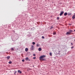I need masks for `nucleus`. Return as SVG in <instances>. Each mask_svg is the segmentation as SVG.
Instances as JSON below:
<instances>
[{"label":"nucleus","instance_id":"f257e3e1","mask_svg":"<svg viewBox=\"0 0 75 75\" xmlns=\"http://www.w3.org/2000/svg\"><path fill=\"white\" fill-rule=\"evenodd\" d=\"M45 56L44 55L40 56V60L41 59H43V60H44V59H43L42 58H45Z\"/></svg>","mask_w":75,"mask_h":75},{"label":"nucleus","instance_id":"f03ea898","mask_svg":"<svg viewBox=\"0 0 75 75\" xmlns=\"http://www.w3.org/2000/svg\"><path fill=\"white\" fill-rule=\"evenodd\" d=\"M25 59L26 61H31L30 59H28V58L26 57L25 58Z\"/></svg>","mask_w":75,"mask_h":75},{"label":"nucleus","instance_id":"7ed1b4c3","mask_svg":"<svg viewBox=\"0 0 75 75\" xmlns=\"http://www.w3.org/2000/svg\"><path fill=\"white\" fill-rule=\"evenodd\" d=\"M64 11H61L60 13V16H61L64 14Z\"/></svg>","mask_w":75,"mask_h":75},{"label":"nucleus","instance_id":"20e7f679","mask_svg":"<svg viewBox=\"0 0 75 75\" xmlns=\"http://www.w3.org/2000/svg\"><path fill=\"white\" fill-rule=\"evenodd\" d=\"M63 53H62H62H59V57H62V56H63Z\"/></svg>","mask_w":75,"mask_h":75},{"label":"nucleus","instance_id":"39448f33","mask_svg":"<svg viewBox=\"0 0 75 75\" xmlns=\"http://www.w3.org/2000/svg\"><path fill=\"white\" fill-rule=\"evenodd\" d=\"M30 49L31 50H34V46H32Z\"/></svg>","mask_w":75,"mask_h":75},{"label":"nucleus","instance_id":"423d86ee","mask_svg":"<svg viewBox=\"0 0 75 75\" xmlns=\"http://www.w3.org/2000/svg\"><path fill=\"white\" fill-rule=\"evenodd\" d=\"M6 58H7V59H9L10 58V56H8L6 57Z\"/></svg>","mask_w":75,"mask_h":75},{"label":"nucleus","instance_id":"0eeeda50","mask_svg":"<svg viewBox=\"0 0 75 75\" xmlns=\"http://www.w3.org/2000/svg\"><path fill=\"white\" fill-rule=\"evenodd\" d=\"M18 72L19 73V74H21V73H22L21 71H20V70H18Z\"/></svg>","mask_w":75,"mask_h":75},{"label":"nucleus","instance_id":"6e6552de","mask_svg":"<svg viewBox=\"0 0 75 75\" xmlns=\"http://www.w3.org/2000/svg\"><path fill=\"white\" fill-rule=\"evenodd\" d=\"M28 51V49L27 48H26L25 49V51H26V52H27Z\"/></svg>","mask_w":75,"mask_h":75},{"label":"nucleus","instance_id":"1a4fd4ad","mask_svg":"<svg viewBox=\"0 0 75 75\" xmlns=\"http://www.w3.org/2000/svg\"><path fill=\"white\" fill-rule=\"evenodd\" d=\"M71 34V32H68L67 33V34Z\"/></svg>","mask_w":75,"mask_h":75},{"label":"nucleus","instance_id":"9d476101","mask_svg":"<svg viewBox=\"0 0 75 75\" xmlns=\"http://www.w3.org/2000/svg\"><path fill=\"white\" fill-rule=\"evenodd\" d=\"M41 50L42 49H41V48H39L38 49V50L39 51H41Z\"/></svg>","mask_w":75,"mask_h":75},{"label":"nucleus","instance_id":"9b49d317","mask_svg":"<svg viewBox=\"0 0 75 75\" xmlns=\"http://www.w3.org/2000/svg\"><path fill=\"white\" fill-rule=\"evenodd\" d=\"M75 15H74L73 17H72V18L73 19H75Z\"/></svg>","mask_w":75,"mask_h":75},{"label":"nucleus","instance_id":"f8f14e48","mask_svg":"<svg viewBox=\"0 0 75 75\" xmlns=\"http://www.w3.org/2000/svg\"><path fill=\"white\" fill-rule=\"evenodd\" d=\"M67 13L66 12L64 13V16H67Z\"/></svg>","mask_w":75,"mask_h":75},{"label":"nucleus","instance_id":"ddd939ff","mask_svg":"<svg viewBox=\"0 0 75 75\" xmlns=\"http://www.w3.org/2000/svg\"><path fill=\"white\" fill-rule=\"evenodd\" d=\"M69 31H69V32H70V33H72V30H70Z\"/></svg>","mask_w":75,"mask_h":75},{"label":"nucleus","instance_id":"4468645a","mask_svg":"<svg viewBox=\"0 0 75 75\" xmlns=\"http://www.w3.org/2000/svg\"><path fill=\"white\" fill-rule=\"evenodd\" d=\"M32 44L33 45H35V42H33Z\"/></svg>","mask_w":75,"mask_h":75},{"label":"nucleus","instance_id":"2eb2a0df","mask_svg":"<svg viewBox=\"0 0 75 75\" xmlns=\"http://www.w3.org/2000/svg\"><path fill=\"white\" fill-rule=\"evenodd\" d=\"M50 56H52V53H50Z\"/></svg>","mask_w":75,"mask_h":75},{"label":"nucleus","instance_id":"dca6fc26","mask_svg":"<svg viewBox=\"0 0 75 75\" xmlns=\"http://www.w3.org/2000/svg\"><path fill=\"white\" fill-rule=\"evenodd\" d=\"M11 50L12 51H13V50H14V48H11Z\"/></svg>","mask_w":75,"mask_h":75},{"label":"nucleus","instance_id":"f3484780","mask_svg":"<svg viewBox=\"0 0 75 75\" xmlns=\"http://www.w3.org/2000/svg\"><path fill=\"white\" fill-rule=\"evenodd\" d=\"M36 45H37V47H39V46H40V45L37 44Z\"/></svg>","mask_w":75,"mask_h":75},{"label":"nucleus","instance_id":"a211bd4d","mask_svg":"<svg viewBox=\"0 0 75 75\" xmlns=\"http://www.w3.org/2000/svg\"><path fill=\"white\" fill-rule=\"evenodd\" d=\"M36 58V57H33V59H35Z\"/></svg>","mask_w":75,"mask_h":75},{"label":"nucleus","instance_id":"6ab92c4d","mask_svg":"<svg viewBox=\"0 0 75 75\" xmlns=\"http://www.w3.org/2000/svg\"><path fill=\"white\" fill-rule=\"evenodd\" d=\"M55 34H56V33L55 32H54L53 33V35H55Z\"/></svg>","mask_w":75,"mask_h":75},{"label":"nucleus","instance_id":"aec40b11","mask_svg":"<svg viewBox=\"0 0 75 75\" xmlns=\"http://www.w3.org/2000/svg\"><path fill=\"white\" fill-rule=\"evenodd\" d=\"M9 64H11V61L9 62Z\"/></svg>","mask_w":75,"mask_h":75},{"label":"nucleus","instance_id":"412c9836","mask_svg":"<svg viewBox=\"0 0 75 75\" xmlns=\"http://www.w3.org/2000/svg\"><path fill=\"white\" fill-rule=\"evenodd\" d=\"M59 18L58 17H57V20H59Z\"/></svg>","mask_w":75,"mask_h":75},{"label":"nucleus","instance_id":"4be33fe9","mask_svg":"<svg viewBox=\"0 0 75 75\" xmlns=\"http://www.w3.org/2000/svg\"><path fill=\"white\" fill-rule=\"evenodd\" d=\"M53 28V27H51L50 28V29H52V28Z\"/></svg>","mask_w":75,"mask_h":75},{"label":"nucleus","instance_id":"5701e85b","mask_svg":"<svg viewBox=\"0 0 75 75\" xmlns=\"http://www.w3.org/2000/svg\"><path fill=\"white\" fill-rule=\"evenodd\" d=\"M33 56H35V54H33Z\"/></svg>","mask_w":75,"mask_h":75},{"label":"nucleus","instance_id":"b1692460","mask_svg":"<svg viewBox=\"0 0 75 75\" xmlns=\"http://www.w3.org/2000/svg\"><path fill=\"white\" fill-rule=\"evenodd\" d=\"M42 38H44V36H42Z\"/></svg>","mask_w":75,"mask_h":75},{"label":"nucleus","instance_id":"393cba45","mask_svg":"<svg viewBox=\"0 0 75 75\" xmlns=\"http://www.w3.org/2000/svg\"><path fill=\"white\" fill-rule=\"evenodd\" d=\"M23 62H24V60H22Z\"/></svg>","mask_w":75,"mask_h":75},{"label":"nucleus","instance_id":"a878e982","mask_svg":"<svg viewBox=\"0 0 75 75\" xmlns=\"http://www.w3.org/2000/svg\"><path fill=\"white\" fill-rule=\"evenodd\" d=\"M69 15H71L72 13H69Z\"/></svg>","mask_w":75,"mask_h":75},{"label":"nucleus","instance_id":"bb28decb","mask_svg":"<svg viewBox=\"0 0 75 75\" xmlns=\"http://www.w3.org/2000/svg\"><path fill=\"white\" fill-rule=\"evenodd\" d=\"M74 48V46H72V47H71V48Z\"/></svg>","mask_w":75,"mask_h":75},{"label":"nucleus","instance_id":"cd10ccee","mask_svg":"<svg viewBox=\"0 0 75 75\" xmlns=\"http://www.w3.org/2000/svg\"><path fill=\"white\" fill-rule=\"evenodd\" d=\"M71 44L72 45H73V44H72V43H71Z\"/></svg>","mask_w":75,"mask_h":75},{"label":"nucleus","instance_id":"c85d7f7f","mask_svg":"<svg viewBox=\"0 0 75 75\" xmlns=\"http://www.w3.org/2000/svg\"><path fill=\"white\" fill-rule=\"evenodd\" d=\"M15 73H17V71H15Z\"/></svg>","mask_w":75,"mask_h":75},{"label":"nucleus","instance_id":"c756f323","mask_svg":"<svg viewBox=\"0 0 75 75\" xmlns=\"http://www.w3.org/2000/svg\"><path fill=\"white\" fill-rule=\"evenodd\" d=\"M14 74H15V75H16V73H14Z\"/></svg>","mask_w":75,"mask_h":75},{"label":"nucleus","instance_id":"7c9ffc66","mask_svg":"<svg viewBox=\"0 0 75 75\" xmlns=\"http://www.w3.org/2000/svg\"><path fill=\"white\" fill-rule=\"evenodd\" d=\"M74 31L75 32V30H74Z\"/></svg>","mask_w":75,"mask_h":75},{"label":"nucleus","instance_id":"2f4dec72","mask_svg":"<svg viewBox=\"0 0 75 75\" xmlns=\"http://www.w3.org/2000/svg\"><path fill=\"white\" fill-rule=\"evenodd\" d=\"M74 41H75V39L74 40Z\"/></svg>","mask_w":75,"mask_h":75},{"label":"nucleus","instance_id":"473e14b6","mask_svg":"<svg viewBox=\"0 0 75 75\" xmlns=\"http://www.w3.org/2000/svg\"><path fill=\"white\" fill-rule=\"evenodd\" d=\"M33 67H34V66H33Z\"/></svg>","mask_w":75,"mask_h":75}]
</instances>
